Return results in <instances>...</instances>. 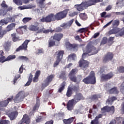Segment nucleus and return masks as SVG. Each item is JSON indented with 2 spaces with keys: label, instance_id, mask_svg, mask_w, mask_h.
<instances>
[{
  "label": "nucleus",
  "instance_id": "obj_1",
  "mask_svg": "<svg viewBox=\"0 0 124 124\" xmlns=\"http://www.w3.org/2000/svg\"><path fill=\"white\" fill-rule=\"evenodd\" d=\"M81 99H84V97L81 93L77 94L74 96V99L68 101L67 105V109L69 111H71L74 107V105L76 104L77 102L81 100Z\"/></svg>",
  "mask_w": 124,
  "mask_h": 124
},
{
  "label": "nucleus",
  "instance_id": "obj_2",
  "mask_svg": "<svg viewBox=\"0 0 124 124\" xmlns=\"http://www.w3.org/2000/svg\"><path fill=\"white\" fill-rule=\"evenodd\" d=\"M98 52V50H96L95 47L91 45H88L86 47V50H83L84 53L82 54V58L85 59L88 56L97 54Z\"/></svg>",
  "mask_w": 124,
  "mask_h": 124
},
{
  "label": "nucleus",
  "instance_id": "obj_3",
  "mask_svg": "<svg viewBox=\"0 0 124 124\" xmlns=\"http://www.w3.org/2000/svg\"><path fill=\"white\" fill-rule=\"evenodd\" d=\"M78 72V70H77V69H75L72 70L70 72L69 76L71 81H73V82H75V83H79L80 81L82 80L81 75H78L77 78L74 76Z\"/></svg>",
  "mask_w": 124,
  "mask_h": 124
},
{
  "label": "nucleus",
  "instance_id": "obj_4",
  "mask_svg": "<svg viewBox=\"0 0 124 124\" xmlns=\"http://www.w3.org/2000/svg\"><path fill=\"white\" fill-rule=\"evenodd\" d=\"M83 82L85 83V84H94L96 82L95 79V76L94 75V72L92 71L89 76L85 78H84L83 80Z\"/></svg>",
  "mask_w": 124,
  "mask_h": 124
},
{
  "label": "nucleus",
  "instance_id": "obj_5",
  "mask_svg": "<svg viewBox=\"0 0 124 124\" xmlns=\"http://www.w3.org/2000/svg\"><path fill=\"white\" fill-rule=\"evenodd\" d=\"M69 11V9H65L64 11L57 13L55 16V19L56 20H62V19H63V18H65L66 17V15H67V12Z\"/></svg>",
  "mask_w": 124,
  "mask_h": 124
},
{
  "label": "nucleus",
  "instance_id": "obj_6",
  "mask_svg": "<svg viewBox=\"0 0 124 124\" xmlns=\"http://www.w3.org/2000/svg\"><path fill=\"white\" fill-rule=\"evenodd\" d=\"M24 98H25V92L24 91H21L16 96L14 100L15 103H19V102L23 101Z\"/></svg>",
  "mask_w": 124,
  "mask_h": 124
},
{
  "label": "nucleus",
  "instance_id": "obj_7",
  "mask_svg": "<svg viewBox=\"0 0 124 124\" xmlns=\"http://www.w3.org/2000/svg\"><path fill=\"white\" fill-rule=\"evenodd\" d=\"M55 20H56V17L55 15H54L53 14L49 15L46 17H43L41 19V21L43 23H44V22H46V23H50V22H52V21H55Z\"/></svg>",
  "mask_w": 124,
  "mask_h": 124
},
{
  "label": "nucleus",
  "instance_id": "obj_8",
  "mask_svg": "<svg viewBox=\"0 0 124 124\" xmlns=\"http://www.w3.org/2000/svg\"><path fill=\"white\" fill-rule=\"evenodd\" d=\"M16 26V24L15 23H11L9 25H8L6 28V31H2V27H1V30H0V33H3V35H4L7 31H12V30H14L15 29V27Z\"/></svg>",
  "mask_w": 124,
  "mask_h": 124
},
{
  "label": "nucleus",
  "instance_id": "obj_9",
  "mask_svg": "<svg viewBox=\"0 0 124 124\" xmlns=\"http://www.w3.org/2000/svg\"><path fill=\"white\" fill-rule=\"evenodd\" d=\"M31 41L29 40H26L24 41V42L22 44L21 46H19L16 49V52H19L20 51L24 50L27 51L28 49V44H29V42Z\"/></svg>",
  "mask_w": 124,
  "mask_h": 124
},
{
  "label": "nucleus",
  "instance_id": "obj_10",
  "mask_svg": "<svg viewBox=\"0 0 124 124\" xmlns=\"http://www.w3.org/2000/svg\"><path fill=\"white\" fill-rule=\"evenodd\" d=\"M54 76L53 75H51L47 77L42 84L41 90H43L44 88H46V87L49 85V83L53 80V78H54Z\"/></svg>",
  "mask_w": 124,
  "mask_h": 124
},
{
  "label": "nucleus",
  "instance_id": "obj_11",
  "mask_svg": "<svg viewBox=\"0 0 124 124\" xmlns=\"http://www.w3.org/2000/svg\"><path fill=\"white\" fill-rule=\"evenodd\" d=\"M119 32V34L116 35L117 36H122V35H124V28H123L121 30L120 29L116 28L114 29H112L109 31L110 34H113V33H118Z\"/></svg>",
  "mask_w": 124,
  "mask_h": 124
},
{
  "label": "nucleus",
  "instance_id": "obj_12",
  "mask_svg": "<svg viewBox=\"0 0 124 124\" xmlns=\"http://www.w3.org/2000/svg\"><path fill=\"white\" fill-rule=\"evenodd\" d=\"M79 65L80 67L81 68V69H83V70H86L87 67L89 66V62L84 60V59H81L79 62Z\"/></svg>",
  "mask_w": 124,
  "mask_h": 124
},
{
  "label": "nucleus",
  "instance_id": "obj_13",
  "mask_svg": "<svg viewBox=\"0 0 124 124\" xmlns=\"http://www.w3.org/2000/svg\"><path fill=\"white\" fill-rule=\"evenodd\" d=\"M110 111L112 114L114 113V112H115V108H114V106H112L111 107L106 106L101 109V113H103Z\"/></svg>",
  "mask_w": 124,
  "mask_h": 124
},
{
  "label": "nucleus",
  "instance_id": "obj_14",
  "mask_svg": "<svg viewBox=\"0 0 124 124\" xmlns=\"http://www.w3.org/2000/svg\"><path fill=\"white\" fill-rule=\"evenodd\" d=\"M65 46L67 48L74 51H77L78 49V45L77 44H71L68 42H66Z\"/></svg>",
  "mask_w": 124,
  "mask_h": 124
},
{
  "label": "nucleus",
  "instance_id": "obj_15",
  "mask_svg": "<svg viewBox=\"0 0 124 124\" xmlns=\"http://www.w3.org/2000/svg\"><path fill=\"white\" fill-rule=\"evenodd\" d=\"M72 91H77V87H76L74 85H70L68 87L67 91V96H68L69 97L71 96V94H72Z\"/></svg>",
  "mask_w": 124,
  "mask_h": 124
},
{
  "label": "nucleus",
  "instance_id": "obj_16",
  "mask_svg": "<svg viewBox=\"0 0 124 124\" xmlns=\"http://www.w3.org/2000/svg\"><path fill=\"white\" fill-rule=\"evenodd\" d=\"M13 99V96L8 98L7 100L0 102V107H6L10 101H12Z\"/></svg>",
  "mask_w": 124,
  "mask_h": 124
},
{
  "label": "nucleus",
  "instance_id": "obj_17",
  "mask_svg": "<svg viewBox=\"0 0 124 124\" xmlns=\"http://www.w3.org/2000/svg\"><path fill=\"white\" fill-rule=\"evenodd\" d=\"M75 7L78 10V11H82V10L87 8L85 2H83L80 4L75 5Z\"/></svg>",
  "mask_w": 124,
  "mask_h": 124
},
{
  "label": "nucleus",
  "instance_id": "obj_18",
  "mask_svg": "<svg viewBox=\"0 0 124 124\" xmlns=\"http://www.w3.org/2000/svg\"><path fill=\"white\" fill-rule=\"evenodd\" d=\"M114 76V74L112 73H109L107 75L103 74L101 77L102 81H106L107 80H109L111 79L112 77Z\"/></svg>",
  "mask_w": 124,
  "mask_h": 124
},
{
  "label": "nucleus",
  "instance_id": "obj_19",
  "mask_svg": "<svg viewBox=\"0 0 124 124\" xmlns=\"http://www.w3.org/2000/svg\"><path fill=\"white\" fill-rule=\"evenodd\" d=\"M63 37V34L62 33H56L51 38L56 40L57 41H60L61 39Z\"/></svg>",
  "mask_w": 124,
  "mask_h": 124
},
{
  "label": "nucleus",
  "instance_id": "obj_20",
  "mask_svg": "<svg viewBox=\"0 0 124 124\" xmlns=\"http://www.w3.org/2000/svg\"><path fill=\"white\" fill-rule=\"evenodd\" d=\"M64 54V51L59 50L57 51L55 53V56L56 57V59H57L58 60H62V57Z\"/></svg>",
  "mask_w": 124,
  "mask_h": 124
},
{
  "label": "nucleus",
  "instance_id": "obj_21",
  "mask_svg": "<svg viewBox=\"0 0 124 124\" xmlns=\"http://www.w3.org/2000/svg\"><path fill=\"white\" fill-rule=\"evenodd\" d=\"M113 54L112 53H108L105 57L104 59V62H109V61H111L113 59Z\"/></svg>",
  "mask_w": 124,
  "mask_h": 124
},
{
  "label": "nucleus",
  "instance_id": "obj_22",
  "mask_svg": "<svg viewBox=\"0 0 124 124\" xmlns=\"http://www.w3.org/2000/svg\"><path fill=\"white\" fill-rule=\"evenodd\" d=\"M24 124H29L31 123V118L27 114H25L22 118Z\"/></svg>",
  "mask_w": 124,
  "mask_h": 124
},
{
  "label": "nucleus",
  "instance_id": "obj_23",
  "mask_svg": "<svg viewBox=\"0 0 124 124\" xmlns=\"http://www.w3.org/2000/svg\"><path fill=\"white\" fill-rule=\"evenodd\" d=\"M9 22H10V18H9V17H7L0 20V25L1 26H3V25H7Z\"/></svg>",
  "mask_w": 124,
  "mask_h": 124
},
{
  "label": "nucleus",
  "instance_id": "obj_24",
  "mask_svg": "<svg viewBox=\"0 0 124 124\" xmlns=\"http://www.w3.org/2000/svg\"><path fill=\"white\" fill-rule=\"evenodd\" d=\"M28 30L29 31H39V27L37 26H35L34 25H31L29 26Z\"/></svg>",
  "mask_w": 124,
  "mask_h": 124
},
{
  "label": "nucleus",
  "instance_id": "obj_25",
  "mask_svg": "<svg viewBox=\"0 0 124 124\" xmlns=\"http://www.w3.org/2000/svg\"><path fill=\"white\" fill-rule=\"evenodd\" d=\"M17 115H18V112L16 111L14 112H12L11 113L9 114V117L10 120H11V121H12L13 120H14V119H15V118H16V117H17Z\"/></svg>",
  "mask_w": 124,
  "mask_h": 124
},
{
  "label": "nucleus",
  "instance_id": "obj_26",
  "mask_svg": "<svg viewBox=\"0 0 124 124\" xmlns=\"http://www.w3.org/2000/svg\"><path fill=\"white\" fill-rule=\"evenodd\" d=\"M16 59V55H11L7 57V58L4 59V62H10L14 59Z\"/></svg>",
  "mask_w": 124,
  "mask_h": 124
},
{
  "label": "nucleus",
  "instance_id": "obj_27",
  "mask_svg": "<svg viewBox=\"0 0 124 124\" xmlns=\"http://www.w3.org/2000/svg\"><path fill=\"white\" fill-rule=\"evenodd\" d=\"M68 62H71V61H75L76 60V55L74 54H70L67 58Z\"/></svg>",
  "mask_w": 124,
  "mask_h": 124
},
{
  "label": "nucleus",
  "instance_id": "obj_28",
  "mask_svg": "<svg viewBox=\"0 0 124 124\" xmlns=\"http://www.w3.org/2000/svg\"><path fill=\"white\" fill-rule=\"evenodd\" d=\"M84 2L85 3V5L86 6V7H88V6H91V5H93L95 4L94 0H90L87 2L85 1Z\"/></svg>",
  "mask_w": 124,
  "mask_h": 124
},
{
  "label": "nucleus",
  "instance_id": "obj_29",
  "mask_svg": "<svg viewBox=\"0 0 124 124\" xmlns=\"http://www.w3.org/2000/svg\"><path fill=\"white\" fill-rule=\"evenodd\" d=\"M52 30L50 29L46 30L44 28H42L38 31V32H43L44 33H48V32H51Z\"/></svg>",
  "mask_w": 124,
  "mask_h": 124
},
{
  "label": "nucleus",
  "instance_id": "obj_30",
  "mask_svg": "<svg viewBox=\"0 0 124 124\" xmlns=\"http://www.w3.org/2000/svg\"><path fill=\"white\" fill-rule=\"evenodd\" d=\"M108 93L112 94V93H118L119 91H118V89H117L116 87H114L113 88L111 89L108 91Z\"/></svg>",
  "mask_w": 124,
  "mask_h": 124
},
{
  "label": "nucleus",
  "instance_id": "obj_31",
  "mask_svg": "<svg viewBox=\"0 0 124 124\" xmlns=\"http://www.w3.org/2000/svg\"><path fill=\"white\" fill-rule=\"evenodd\" d=\"M116 99H117L116 97H111L107 100L106 103L107 104H110V105H111V104L113 103V101H114V100H116Z\"/></svg>",
  "mask_w": 124,
  "mask_h": 124
},
{
  "label": "nucleus",
  "instance_id": "obj_32",
  "mask_svg": "<svg viewBox=\"0 0 124 124\" xmlns=\"http://www.w3.org/2000/svg\"><path fill=\"white\" fill-rule=\"evenodd\" d=\"M32 7L31 6H26L23 5L21 6H19L18 7V9L19 10H24V9H30V8H31Z\"/></svg>",
  "mask_w": 124,
  "mask_h": 124
},
{
  "label": "nucleus",
  "instance_id": "obj_33",
  "mask_svg": "<svg viewBox=\"0 0 124 124\" xmlns=\"http://www.w3.org/2000/svg\"><path fill=\"white\" fill-rule=\"evenodd\" d=\"M63 121L65 124H70L73 122V118H70L68 119H64Z\"/></svg>",
  "mask_w": 124,
  "mask_h": 124
},
{
  "label": "nucleus",
  "instance_id": "obj_34",
  "mask_svg": "<svg viewBox=\"0 0 124 124\" xmlns=\"http://www.w3.org/2000/svg\"><path fill=\"white\" fill-rule=\"evenodd\" d=\"M38 108H39V100L38 99H37V101L36 104L33 108V110L35 111V110H37Z\"/></svg>",
  "mask_w": 124,
  "mask_h": 124
},
{
  "label": "nucleus",
  "instance_id": "obj_35",
  "mask_svg": "<svg viewBox=\"0 0 124 124\" xmlns=\"http://www.w3.org/2000/svg\"><path fill=\"white\" fill-rule=\"evenodd\" d=\"M12 37V39L14 42H16V41H18L19 40V38L16 37V33H14L11 34Z\"/></svg>",
  "mask_w": 124,
  "mask_h": 124
},
{
  "label": "nucleus",
  "instance_id": "obj_36",
  "mask_svg": "<svg viewBox=\"0 0 124 124\" xmlns=\"http://www.w3.org/2000/svg\"><path fill=\"white\" fill-rule=\"evenodd\" d=\"M65 86V82H63L60 86V87L58 90V92L61 93V92H62V91H63V90H64Z\"/></svg>",
  "mask_w": 124,
  "mask_h": 124
},
{
  "label": "nucleus",
  "instance_id": "obj_37",
  "mask_svg": "<svg viewBox=\"0 0 124 124\" xmlns=\"http://www.w3.org/2000/svg\"><path fill=\"white\" fill-rule=\"evenodd\" d=\"M6 9L1 8L0 10V15L1 16H4L6 14Z\"/></svg>",
  "mask_w": 124,
  "mask_h": 124
},
{
  "label": "nucleus",
  "instance_id": "obj_38",
  "mask_svg": "<svg viewBox=\"0 0 124 124\" xmlns=\"http://www.w3.org/2000/svg\"><path fill=\"white\" fill-rule=\"evenodd\" d=\"M18 59L21 60V61L27 62L29 60V58L26 56H19Z\"/></svg>",
  "mask_w": 124,
  "mask_h": 124
},
{
  "label": "nucleus",
  "instance_id": "obj_39",
  "mask_svg": "<svg viewBox=\"0 0 124 124\" xmlns=\"http://www.w3.org/2000/svg\"><path fill=\"white\" fill-rule=\"evenodd\" d=\"M79 17H80L81 19H82V20H86L87 18V15L85 13L79 14Z\"/></svg>",
  "mask_w": 124,
  "mask_h": 124
},
{
  "label": "nucleus",
  "instance_id": "obj_40",
  "mask_svg": "<svg viewBox=\"0 0 124 124\" xmlns=\"http://www.w3.org/2000/svg\"><path fill=\"white\" fill-rule=\"evenodd\" d=\"M61 60L56 59V61L54 62L53 64L54 67H57L58 65H59V63H60V62H61Z\"/></svg>",
  "mask_w": 124,
  "mask_h": 124
},
{
  "label": "nucleus",
  "instance_id": "obj_41",
  "mask_svg": "<svg viewBox=\"0 0 124 124\" xmlns=\"http://www.w3.org/2000/svg\"><path fill=\"white\" fill-rule=\"evenodd\" d=\"M14 0V2H15V3H16V4L17 5H22V4H23V2H22V1H21V0Z\"/></svg>",
  "mask_w": 124,
  "mask_h": 124
},
{
  "label": "nucleus",
  "instance_id": "obj_42",
  "mask_svg": "<svg viewBox=\"0 0 124 124\" xmlns=\"http://www.w3.org/2000/svg\"><path fill=\"white\" fill-rule=\"evenodd\" d=\"M31 20V17H25L23 19L22 21L23 23H25L26 24V23H28V22H30Z\"/></svg>",
  "mask_w": 124,
  "mask_h": 124
},
{
  "label": "nucleus",
  "instance_id": "obj_43",
  "mask_svg": "<svg viewBox=\"0 0 124 124\" xmlns=\"http://www.w3.org/2000/svg\"><path fill=\"white\" fill-rule=\"evenodd\" d=\"M74 21V19H71L70 21H69L68 23H66L67 26H68V28H70V27L73 23Z\"/></svg>",
  "mask_w": 124,
  "mask_h": 124
},
{
  "label": "nucleus",
  "instance_id": "obj_44",
  "mask_svg": "<svg viewBox=\"0 0 124 124\" xmlns=\"http://www.w3.org/2000/svg\"><path fill=\"white\" fill-rule=\"evenodd\" d=\"M10 123L8 120H0V124H10Z\"/></svg>",
  "mask_w": 124,
  "mask_h": 124
},
{
  "label": "nucleus",
  "instance_id": "obj_45",
  "mask_svg": "<svg viewBox=\"0 0 124 124\" xmlns=\"http://www.w3.org/2000/svg\"><path fill=\"white\" fill-rule=\"evenodd\" d=\"M117 70L120 73H124V67H119L117 68Z\"/></svg>",
  "mask_w": 124,
  "mask_h": 124
},
{
  "label": "nucleus",
  "instance_id": "obj_46",
  "mask_svg": "<svg viewBox=\"0 0 124 124\" xmlns=\"http://www.w3.org/2000/svg\"><path fill=\"white\" fill-rule=\"evenodd\" d=\"M119 24H120V23L119 22V20H115L113 22L112 25L115 27H117V26H119Z\"/></svg>",
  "mask_w": 124,
  "mask_h": 124
},
{
  "label": "nucleus",
  "instance_id": "obj_47",
  "mask_svg": "<svg viewBox=\"0 0 124 124\" xmlns=\"http://www.w3.org/2000/svg\"><path fill=\"white\" fill-rule=\"evenodd\" d=\"M44 0H40V1H39V3H40V6L41 7V8H44V7H45V5H44V4L43 3V1H44Z\"/></svg>",
  "mask_w": 124,
  "mask_h": 124
},
{
  "label": "nucleus",
  "instance_id": "obj_48",
  "mask_svg": "<svg viewBox=\"0 0 124 124\" xmlns=\"http://www.w3.org/2000/svg\"><path fill=\"white\" fill-rule=\"evenodd\" d=\"M1 6H2V8H4V9H6L7 8V5H6V4H5V1H3Z\"/></svg>",
  "mask_w": 124,
  "mask_h": 124
},
{
  "label": "nucleus",
  "instance_id": "obj_49",
  "mask_svg": "<svg viewBox=\"0 0 124 124\" xmlns=\"http://www.w3.org/2000/svg\"><path fill=\"white\" fill-rule=\"evenodd\" d=\"M101 97V95L98 94V95H93L92 96V99H96L97 98H100Z\"/></svg>",
  "mask_w": 124,
  "mask_h": 124
},
{
  "label": "nucleus",
  "instance_id": "obj_50",
  "mask_svg": "<svg viewBox=\"0 0 124 124\" xmlns=\"http://www.w3.org/2000/svg\"><path fill=\"white\" fill-rule=\"evenodd\" d=\"M107 42V38L106 37H104L103 38V40L101 42V44L104 45V44H106Z\"/></svg>",
  "mask_w": 124,
  "mask_h": 124
},
{
  "label": "nucleus",
  "instance_id": "obj_51",
  "mask_svg": "<svg viewBox=\"0 0 124 124\" xmlns=\"http://www.w3.org/2000/svg\"><path fill=\"white\" fill-rule=\"evenodd\" d=\"M120 92L124 94V82L121 85Z\"/></svg>",
  "mask_w": 124,
  "mask_h": 124
},
{
  "label": "nucleus",
  "instance_id": "obj_52",
  "mask_svg": "<svg viewBox=\"0 0 124 124\" xmlns=\"http://www.w3.org/2000/svg\"><path fill=\"white\" fill-rule=\"evenodd\" d=\"M54 46H55V41L53 40H50L49 42V46L52 47Z\"/></svg>",
  "mask_w": 124,
  "mask_h": 124
},
{
  "label": "nucleus",
  "instance_id": "obj_53",
  "mask_svg": "<svg viewBox=\"0 0 124 124\" xmlns=\"http://www.w3.org/2000/svg\"><path fill=\"white\" fill-rule=\"evenodd\" d=\"M61 27L62 28H63V29H68V26H67V23H64L63 24H62L61 25Z\"/></svg>",
  "mask_w": 124,
  "mask_h": 124
},
{
  "label": "nucleus",
  "instance_id": "obj_54",
  "mask_svg": "<svg viewBox=\"0 0 124 124\" xmlns=\"http://www.w3.org/2000/svg\"><path fill=\"white\" fill-rule=\"evenodd\" d=\"M77 14H78V13L76 12H70L69 16H70L71 17H73L75 16V15H77Z\"/></svg>",
  "mask_w": 124,
  "mask_h": 124
},
{
  "label": "nucleus",
  "instance_id": "obj_55",
  "mask_svg": "<svg viewBox=\"0 0 124 124\" xmlns=\"http://www.w3.org/2000/svg\"><path fill=\"white\" fill-rule=\"evenodd\" d=\"M44 52L43 49H38L36 52L37 55H39V54H42Z\"/></svg>",
  "mask_w": 124,
  "mask_h": 124
},
{
  "label": "nucleus",
  "instance_id": "obj_56",
  "mask_svg": "<svg viewBox=\"0 0 124 124\" xmlns=\"http://www.w3.org/2000/svg\"><path fill=\"white\" fill-rule=\"evenodd\" d=\"M40 76V70H37L36 71V73H35V77H39Z\"/></svg>",
  "mask_w": 124,
  "mask_h": 124
},
{
  "label": "nucleus",
  "instance_id": "obj_57",
  "mask_svg": "<svg viewBox=\"0 0 124 124\" xmlns=\"http://www.w3.org/2000/svg\"><path fill=\"white\" fill-rule=\"evenodd\" d=\"M112 5H109L108 7H107L106 9V11H109V10H111L112 9Z\"/></svg>",
  "mask_w": 124,
  "mask_h": 124
},
{
  "label": "nucleus",
  "instance_id": "obj_58",
  "mask_svg": "<svg viewBox=\"0 0 124 124\" xmlns=\"http://www.w3.org/2000/svg\"><path fill=\"white\" fill-rule=\"evenodd\" d=\"M4 59H5V57L4 56L0 57V62H1L2 63H3V62H5Z\"/></svg>",
  "mask_w": 124,
  "mask_h": 124
},
{
  "label": "nucleus",
  "instance_id": "obj_59",
  "mask_svg": "<svg viewBox=\"0 0 124 124\" xmlns=\"http://www.w3.org/2000/svg\"><path fill=\"white\" fill-rule=\"evenodd\" d=\"M78 32H84V31H86V28H81L78 30Z\"/></svg>",
  "mask_w": 124,
  "mask_h": 124
},
{
  "label": "nucleus",
  "instance_id": "obj_60",
  "mask_svg": "<svg viewBox=\"0 0 124 124\" xmlns=\"http://www.w3.org/2000/svg\"><path fill=\"white\" fill-rule=\"evenodd\" d=\"M75 38L76 40H78L79 42H81L82 41V39H80V38L79 36V35H77V36H76L75 37Z\"/></svg>",
  "mask_w": 124,
  "mask_h": 124
},
{
  "label": "nucleus",
  "instance_id": "obj_61",
  "mask_svg": "<svg viewBox=\"0 0 124 124\" xmlns=\"http://www.w3.org/2000/svg\"><path fill=\"white\" fill-rule=\"evenodd\" d=\"M42 121V117L39 116L36 120V123H40V122H41Z\"/></svg>",
  "mask_w": 124,
  "mask_h": 124
},
{
  "label": "nucleus",
  "instance_id": "obj_62",
  "mask_svg": "<svg viewBox=\"0 0 124 124\" xmlns=\"http://www.w3.org/2000/svg\"><path fill=\"white\" fill-rule=\"evenodd\" d=\"M60 77L62 78V79H65V74H64V73H62L60 76Z\"/></svg>",
  "mask_w": 124,
  "mask_h": 124
},
{
  "label": "nucleus",
  "instance_id": "obj_63",
  "mask_svg": "<svg viewBox=\"0 0 124 124\" xmlns=\"http://www.w3.org/2000/svg\"><path fill=\"white\" fill-rule=\"evenodd\" d=\"M31 79H29L28 81L26 83L25 86L26 87V86H30V85H31Z\"/></svg>",
  "mask_w": 124,
  "mask_h": 124
},
{
  "label": "nucleus",
  "instance_id": "obj_64",
  "mask_svg": "<svg viewBox=\"0 0 124 124\" xmlns=\"http://www.w3.org/2000/svg\"><path fill=\"white\" fill-rule=\"evenodd\" d=\"M5 49L6 51H9V49H10V45H8V46H4Z\"/></svg>",
  "mask_w": 124,
  "mask_h": 124
}]
</instances>
